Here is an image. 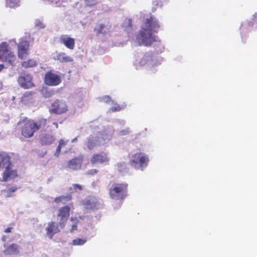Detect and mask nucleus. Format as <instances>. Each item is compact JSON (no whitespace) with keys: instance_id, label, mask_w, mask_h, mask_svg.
I'll return each mask as SVG.
<instances>
[{"instance_id":"nucleus-8","label":"nucleus","mask_w":257,"mask_h":257,"mask_svg":"<svg viewBox=\"0 0 257 257\" xmlns=\"http://www.w3.org/2000/svg\"><path fill=\"white\" fill-rule=\"evenodd\" d=\"M32 80V76L30 74L26 73H22L18 78L19 84L24 89L31 88L35 86Z\"/></svg>"},{"instance_id":"nucleus-35","label":"nucleus","mask_w":257,"mask_h":257,"mask_svg":"<svg viewBox=\"0 0 257 257\" xmlns=\"http://www.w3.org/2000/svg\"><path fill=\"white\" fill-rule=\"evenodd\" d=\"M121 109V107L118 104H115L111 108L110 110L112 112H115L119 111Z\"/></svg>"},{"instance_id":"nucleus-22","label":"nucleus","mask_w":257,"mask_h":257,"mask_svg":"<svg viewBox=\"0 0 257 257\" xmlns=\"http://www.w3.org/2000/svg\"><path fill=\"white\" fill-rule=\"evenodd\" d=\"M18 189L16 186H12L10 184L7 185V188L2 190L6 197H11L14 196L13 193Z\"/></svg>"},{"instance_id":"nucleus-12","label":"nucleus","mask_w":257,"mask_h":257,"mask_svg":"<svg viewBox=\"0 0 257 257\" xmlns=\"http://www.w3.org/2000/svg\"><path fill=\"white\" fill-rule=\"evenodd\" d=\"M4 168L5 170L2 173V179L1 181L7 182L18 176L17 170L13 169V164L8 165Z\"/></svg>"},{"instance_id":"nucleus-39","label":"nucleus","mask_w":257,"mask_h":257,"mask_svg":"<svg viewBox=\"0 0 257 257\" xmlns=\"http://www.w3.org/2000/svg\"><path fill=\"white\" fill-rule=\"evenodd\" d=\"M13 228L12 227H7L6 229H5V232L6 233H9V232H11L12 231V230Z\"/></svg>"},{"instance_id":"nucleus-31","label":"nucleus","mask_w":257,"mask_h":257,"mask_svg":"<svg viewBox=\"0 0 257 257\" xmlns=\"http://www.w3.org/2000/svg\"><path fill=\"white\" fill-rule=\"evenodd\" d=\"M42 92H43V96L45 98H49V97H52L54 94L55 91L54 90H52V89L49 90V89H44L42 91Z\"/></svg>"},{"instance_id":"nucleus-23","label":"nucleus","mask_w":257,"mask_h":257,"mask_svg":"<svg viewBox=\"0 0 257 257\" xmlns=\"http://www.w3.org/2000/svg\"><path fill=\"white\" fill-rule=\"evenodd\" d=\"M153 61V54L150 52H146L140 61L141 66H145Z\"/></svg>"},{"instance_id":"nucleus-17","label":"nucleus","mask_w":257,"mask_h":257,"mask_svg":"<svg viewBox=\"0 0 257 257\" xmlns=\"http://www.w3.org/2000/svg\"><path fill=\"white\" fill-rule=\"evenodd\" d=\"M20 246L18 244L13 243L5 247V249L3 250V253L5 255H16L20 253Z\"/></svg>"},{"instance_id":"nucleus-5","label":"nucleus","mask_w":257,"mask_h":257,"mask_svg":"<svg viewBox=\"0 0 257 257\" xmlns=\"http://www.w3.org/2000/svg\"><path fill=\"white\" fill-rule=\"evenodd\" d=\"M16 57L11 50L8 44L3 42L0 44V61L14 66Z\"/></svg>"},{"instance_id":"nucleus-37","label":"nucleus","mask_w":257,"mask_h":257,"mask_svg":"<svg viewBox=\"0 0 257 257\" xmlns=\"http://www.w3.org/2000/svg\"><path fill=\"white\" fill-rule=\"evenodd\" d=\"M130 129L128 128L122 130L120 131V134L121 135H126L130 133Z\"/></svg>"},{"instance_id":"nucleus-18","label":"nucleus","mask_w":257,"mask_h":257,"mask_svg":"<svg viewBox=\"0 0 257 257\" xmlns=\"http://www.w3.org/2000/svg\"><path fill=\"white\" fill-rule=\"evenodd\" d=\"M12 164L11 157L9 154L5 152H0V168H5Z\"/></svg>"},{"instance_id":"nucleus-42","label":"nucleus","mask_w":257,"mask_h":257,"mask_svg":"<svg viewBox=\"0 0 257 257\" xmlns=\"http://www.w3.org/2000/svg\"><path fill=\"white\" fill-rule=\"evenodd\" d=\"M5 68L4 64H0V72Z\"/></svg>"},{"instance_id":"nucleus-24","label":"nucleus","mask_w":257,"mask_h":257,"mask_svg":"<svg viewBox=\"0 0 257 257\" xmlns=\"http://www.w3.org/2000/svg\"><path fill=\"white\" fill-rule=\"evenodd\" d=\"M72 200V195L71 194H67L66 195H61L56 197L54 199V201L56 203H61L62 204H65L67 202Z\"/></svg>"},{"instance_id":"nucleus-14","label":"nucleus","mask_w":257,"mask_h":257,"mask_svg":"<svg viewBox=\"0 0 257 257\" xmlns=\"http://www.w3.org/2000/svg\"><path fill=\"white\" fill-rule=\"evenodd\" d=\"M83 205L86 209L93 210L98 209L100 207V203L97 198L90 197L83 201Z\"/></svg>"},{"instance_id":"nucleus-33","label":"nucleus","mask_w":257,"mask_h":257,"mask_svg":"<svg viewBox=\"0 0 257 257\" xmlns=\"http://www.w3.org/2000/svg\"><path fill=\"white\" fill-rule=\"evenodd\" d=\"M20 0H6L7 6L10 8H13L17 6Z\"/></svg>"},{"instance_id":"nucleus-11","label":"nucleus","mask_w":257,"mask_h":257,"mask_svg":"<svg viewBox=\"0 0 257 257\" xmlns=\"http://www.w3.org/2000/svg\"><path fill=\"white\" fill-rule=\"evenodd\" d=\"M83 160L84 157L82 155L75 157L68 162L66 167L73 171L80 170L82 167Z\"/></svg>"},{"instance_id":"nucleus-3","label":"nucleus","mask_w":257,"mask_h":257,"mask_svg":"<svg viewBox=\"0 0 257 257\" xmlns=\"http://www.w3.org/2000/svg\"><path fill=\"white\" fill-rule=\"evenodd\" d=\"M128 184L125 182L113 183L108 191L110 198L122 203L127 196Z\"/></svg>"},{"instance_id":"nucleus-6","label":"nucleus","mask_w":257,"mask_h":257,"mask_svg":"<svg viewBox=\"0 0 257 257\" xmlns=\"http://www.w3.org/2000/svg\"><path fill=\"white\" fill-rule=\"evenodd\" d=\"M68 110V106L65 101L57 99L51 104L49 111L51 113L62 114L66 113Z\"/></svg>"},{"instance_id":"nucleus-20","label":"nucleus","mask_w":257,"mask_h":257,"mask_svg":"<svg viewBox=\"0 0 257 257\" xmlns=\"http://www.w3.org/2000/svg\"><path fill=\"white\" fill-rule=\"evenodd\" d=\"M54 59L61 63L71 62L73 61L71 57L67 55L64 52L57 53Z\"/></svg>"},{"instance_id":"nucleus-27","label":"nucleus","mask_w":257,"mask_h":257,"mask_svg":"<svg viewBox=\"0 0 257 257\" xmlns=\"http://www.w3.org/2000/svg\"><path fill=\"white\" fill-rule=\"evenodd\" d=\"M69 143V140L60 139L59 141V145L56 149L55 155L58 156L61 152V149L66 146Z\"/></svg>"},{"instance_id":"nucleus-2","label":"nucleus","mask_w":257,"mask_h":257,"mask_svg":"<svg viewBox=\"0 0 257 257\" xmlns=\"http://www.w3.org/2000/svg\"><path fill=\"white\" fill-rule=\"evenodd\" d=\"M18 124H22L20 129L22 136L25 139H30L32 138L38 130L46 126L47 119L41 118L37 121H35L25 117L22 120H20Z\"/></svg>"},{"instance_id":"nucleus-45","label":"nucleus","mask_w":257,"mask_h":257,"mask_svg":"<svg viewBox=\"0 0 257 257\" xmlns=\"http://www.w3.org/2000/svg\"><path fill=\"white\" fill-rule=\"evenodd\" d=\"M2 240H3V241H4L6 240V239H5V237H3V238H2Z\"/></svg>"},{"instance_id":"nucleus-25","label":"nucleus","mask_w":257,"mask_h":257,"mask_svg":"<svg viewBox=\"0 0 257 257\" xmlns=\"http://www.w3.org/2000/svg\"><path fill=\"white\" fill-rule=\"evenodd\" d=\"M21 65L25 68L34 67L37 65V62L33 58L29 59L27 60L24 61L21 63Z\"/></svg>"},{"instance_id":"nucleus-21","label":"nucleus","mask_w":257,"mask_h":257,"mask_svg":"<svg viewBox=\"0 0 257 257\" xmlns=\"http://www.w3.org/2000/svg\"><path fill=\"white\" fill-rule=\"evenodd\" d=\"M111 25L108 23L106 25L102 24L97 25L94 29V31L96 32L97 35L100 34H105L109 30Z\"/></svg>"},{"instance_id":"nucleus-9","label":"nucleus","mask_w":257,"mask_h":257,"mask_svg":"<svg viewBox=\"0 0 257 257\" xmlns=\"http://www.w3.org/2000/svg\"><path fill=\"white\" fill-rule=\"evenodd\" d=\"M44 82L48 86H57L61 82V77L49 71L45 73Z\"/></svg>"},{"instance_id":"nucleus-41","label":"nucleus","mask_w":257,"mask_h":257,"mask_svg":"<svg viewBox=\"0 0 257 257\" xmlns=\"http://www.w3.org/2000/svg\"><path fill=\"white\" fill-rule=\"evenodd\" d=\"M85 2L86 3V5L88 6H91L93 5V4H89V0H84Z\"/></svg>"},{"instance_id":"nucleus-32","label":"nucleus","mask_w":257,"mask_h":257,"mask_svg":"<svg viewBox=\"0 0 257 257\" xmlns=\"http://www.w3.org/2000/svg\"><path fill=\"white\" fill-rule=\"evenodd\" d=\"M86 242L85 239L79 238H76L72 241V244L74 245H81L84 244Z\"/></svg>"},{"instance_id":"nucleus-38","label":"nucleus","mask_w":257,"mask_h":257,"mask_svg":"<svg viewBox=\"0 0 257 257\" xmlns=\"http://www.w3.org/2000/svg\"><path fill=\"white\" fill-rule=\"evenodd\" d=\"M103 99H104L106 102H108L111 100L110 97L109 96H105L103 97Z\"/></svg>"},{"instance_id":"nucleus-7","label":"nucleus","mask_w":257,"mask_h":257,"mask_svg":"<svg viewBox=\"0 0 257 257\" xmlns=\"http://www.w3.org/2000/svg\"><path fill=\"white\" fill-rule=\"evenodd\" d=\"M70 207L65 205L60 207L57 211V216L60 218L59 225L64 228L70 216Z\"/></svg>"},{"instance_id":"nucleus-43","label":"nucleus","mask_w":257,"mask_h":257,"mask_svg":"<svg viewBox=\"0 0 257 257\" xmlns=\"http://www.w3.org/2000/svg\"><path fill=\"white\" fill-rule=\"evenodd\" d=\"M53 124L55 125L56 128H58V124L57 122H53Z\"/></svg>"},{"instance_id":"nucleus-36","label":"nucleus","mask_w":257,"mask_h":257,"mask_svg":"<svg viewBox=\"0 0 257 257\" xmlns=\"http://www.w3.org/2000/svg\"><path fill=\"white\" fill-rule=\"evenodd\" d=\"M98 172V170L96 169H92L89 170L86 174L89 175H94Z\"/></svg>"},{"instance_id":"nucleus-10","label":"nucleus","mask_w":257,"mask_h":257,"mask_svg":"<svg viewBox=\"0 0 257 257\" xmlns=\"http://www.w3.org/2000/svg\"><path fill=\"white\" fill-rule=\"evenodd\" d=\"M30 42L27 40H22L18 45V56L19 59H24L29 54Z\"/></svg>"},{"instance_id":"nucleus-4","label":"nucleus","mask_w":257,"mask_h":257,"mask_svg":"<svg viewBox=\"0 0 257 257\" xmlns=\"http://www.w3.org/2000/svg\"><path fill=\"white\" fill-rule=\"evenodd\" d=\"M149 161V159L147 155L142 152H137L131 156L129 164L136 169L143 170L147 166Z\"/></svg>"},{"instance_id":"nucleus-16","label":"nucleus","mask_w":257,"mask_h":257,"mask_svg":"<svg viewBox=\"0 0 257 257\" xmlns=\"http://www.w3.org/2000/svg\"><path fill=\"white\" fill-rule=\"evenodd\" d=\"M59 226V224H58L54 221H51L48 223L46 230L47 235L50 239L53 238L54 234L60 232Z\"/></svg>"},{"instance_id":"nucleus-19","label":"nucleus","mask_w":257,"mask_h":257,"mask_svg":"<svg viewBox=\"0 0 257 257\" xmlns=\"http://www.w3.org/2000/svg\"><path fill=\"white\" fill-rule=\"evenodd\" d=\"M55 141V137L51 134H45L43 135L40 139V144L42 146L50 145Z\"/></svg>"},{"instance_id":"nucleus-44","label":"nucleus","mask_w":257,"mask_h":257,"mask_svg":"<svg viewBox=\"0 0 257 257\" xmlns=\"http://www.w3.org/2000/svg\"><path fill=\"white\" fill-rule=\"evenodd\" d=\"M79 218L80 219H82L83 218V216H79Z\"/></svg>"},{"instance_id":"nucleus-15","label":"nucleus","mask_w":257,"mask_h":257,"mask_svg":"<svg viewBox=\"0 0 257 257\" xmlns=\"http://www.w3.org/2000/svg\"><path fill=\"white\" fill-rule=\"evenodd\" d=\"M59 41L70 50H73L75 48V39L67 35H61L60 37Z\"/></svg>"},{"instance_id":"nucleus-26","label":"nucleus","mask_w":257,"mask_h":257,"mask_svg":"<svg viewBox=\"0 0 257 257\" xmlns=\"http://www.w3.org/2000/svg\"><path fill=\"white\" fill-rule=\"evenodd\" d=\"M97 142L93 137L88 138L86 142L87 147L90 150L93 149L97 146Z\"/></svg>"},{"instance_id":"nucleus-1","label":"nucleus","mask_w":257,"mask_h":257,"mask_svg":"<svg viewBox=\"0 0 257 257\" xmlns=\"http://www.w3.org/2000/svg\"><path fill=\"white\" fill-rule=\"evenodd\" d=\"M160 26L156 18L150 14L145 19L141 30L136 35V41L139 46L151 47L161 46V41L157 36L153 34L158 33Z\"/></svg>"},{"instance_id":"nucleus-28","label":"nucleus","mask_w":257,"mask_h":257,"mask_svg":"<svg viewBox=\"0 0 257 257\" xmlns=\"http://www.w3.org/2000/svg\"><path fill=\"white\" fill-rule=\"evenodd\" d=\"M82 189V186L78 184H73L69 188L71 194L73 193H80Z\"/></svg>"},{"instance_id":"nucleus-40","label":"nucleus","mask_w":257,"mask_h":257,"mask_svg":"<svg viewBox=\"0 0 257 257\" xmlns=\"http://www.w3.org/2000/svg\"><path fill=\"white\" fill-rule=\"evenodd\" d=\"M127 25H128L129 27H131V28L132 27V23L131 20L128 19L127 20Z\"/></svg>"},{"instance_id":"nucleus-30","label":"nucleus","mask_w":257,"mask_h":257,"mask_svg":"<svg viewBox=\"0 0 257 257\" xmlns=\"http://www.w3.org/2000/svg\"><path fill=\"white\" fill-rule=\"evenodd\" d=\"M117 170L120 172H124L127 170V165L125 162H120L116 164Z\"/></svg>"},{"instance_id":"nucleus-29","label":"nucleus","mask_w":257,"mask_h":257,"mask_svg":"<svg viewBox=\"0 0 257 257\" xmlns=\"http://www.w3.org/2000/svg\"><path fill=\"white\" fill-rule=\"evenodd\" d=\"M70 220L72 222L71 228L70 230V232L72 233L77 230V225L79 222V220L76 217H71Z\"/></svg>"},{"instance_id":"nucleus-34","label":"nucleus","mask_w":257,"mask_h":257,"mask_svg":"<svg viewBox=\"0 0 257 257\" xmlns=\"http://www.w3.org/2000/svg\"><path fill=\"white\" fill-rule=\"evenodd\" d=\"M34 94L33 92L29 91L25 92L22 97V99L24 100H28V99H31L33 98V95Z\"/></svg>"},{"instance_id":"nucleus-13","label":"nucleus","mask_w":257,"mask_h":257,"mask_svg":"<svg viewBox=\"0 0 257 257\" xmlns=\"http://www.w3.org/2000/svg\"><path fill=\"white\" fill-rule=\"evenodd\" d=\"M109 161L107 153L104 152L94 154L90 160L92 164L107 163Z\"/></svg>"}]
</instances>
